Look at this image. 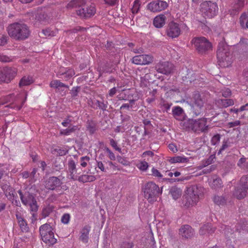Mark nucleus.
<instances>
[{
	"instance_id": "dca6fc26",
	"label": "nucleus",
	"mask_w": 248,
	"mask_h": 248,
	"mask_svg": "<svg viewBox=\"0 0 248 248\" xmlns=\"http://www.w3.org/2000/svg\"><path fill=\"white\" fill-rule=\"evenodd\" d=\"M62 184V181L57 177H50L45 183V187L48 190H53L59 187Z\"/></svg>"
},
{
	"instance_id": "603ef678",
	"label": "nucleus",
	"mask_w": 248,
	"mask_h": 248,
	"mask_svg": "<svg viewBox=\"0 0 248 248\" xmlns=\"http://www.w3.org/2000/svg\"><path fill=\"white\" fill-rule=\"evenodd\" d=\"M152 175L154 177H157L158 179H162L163 175L161 172L157 169L155 168H153L152 169Z\"/></svg>"
},
{
	"instance_id": "7ed1b4c3",
	"label": "nucleus",
	"mask_w": 248,
	"mask_h": 248,
	"mask_svg": "<svg viewBox=\"0 0 248 248\" xmlns=\"http://www.w3.org/2000/svg\"><path fill=\"white\" fill-rule=\"evenodd\" d=\"M206 118L198 120L189 119L181 122V125L186 130H191L197 133H206L209 129V126L206 124Z\"/></svg>"
},
{
	"instance_id": "864d4df0",
	"label": "nucleus",
	"mask_w": 248,
	"mask_h": 248,
	"mask_svg": "<svg viewBox=\"0 0 248 248\" xmlns=\"http://www.w3.org/2000/svg\"><path fill=\"white\" fill-rule=\"evenodd\" d=\"M79 90L80 87L78 86L74 87L72 88L70 93L71 94V96L73 99H75L78 96Z\"/></svg>"
},
{
	"instance_id": "5fc2aeb1",
	"label": "nucleus",
	"mask_w": 248,
	"mask_h": 248,
	"mask_svg": "<svg viewBox=\"0 0 248 248\" xmlns=\"http://www.w3.org/2000/svg\"><path fill=\"white\" fill-rule=\"evenodd\" d=\"M12 58L7 55L0 54V62H8L12 61Z\"/></svg>"
},
{
	"instance_id": "58836bf2",
	"label": "nucleus",
	"mask_w": 248,
	"mask_h": 248,
	"mask_svg": "<svg viewBox=\"0 0 248 248\" xmlns=\"http://www.w3.org/2000/svg\"><path fill=\"white\" fill-rule=\"evenodd\" d=\"M86 127L87 130L91 135L94 133L97 130L96 124L93 121H88Z\"/></svg>"
},
{
	"instance_id": "4be33fe9",
	"label": "nucleus",
	"mask_w": 248,
	"mask_h": 248,
	"mask_svg": "<svg viewBox=\"0 0 248 248\" xmlns=\"http://www.w3.org/2000/svg\"><path fill=\"white\" fill-rule=\"evenodd\" d=\"M49 86L51 88L55 89L56 92H62L64 91L65 88H69L68 85L57 79L52 80L49 84Z\"/></svg>"
},
{
	"instance_id": "a19ab883",
	"label": "nucleus",
	"mask_w": 248,
	"mask_h": 248,
	"mask_svg": "<svg viewBox=\"0 0 248 248\" xmlns=\"http://www.w3.org/2000/svg\"><path fill=\"white\" fill-rule=\"evenodd\" d=\"M59 75H63L65 80L67 81L72 77L75 74V73L74 70L72 69H68L62 73L59 72Z\"/></svg>"
},
{
	"instance_id": "c03bdc74",
	"label": "nucleus",
	"mask_w": 248,
	"mask_h": 248,
	"mask_svg": "<svg viewBox=\"0 0 248 248\" xmlns=\"http://www.w3.org/2000/svg\"><path fill=\"white\" fill-rule=\"evenodd\" d=\"M241 186L248 190V174L243 176L240 180Z\"/></svg>"
},
{
	"instance_id": "de8ad7c7",
	"label": "nucleus",
	"mask_w": 248,
	"mask_h": 248,
	"mask_svg": "<svg viewBox=\"0 0 248 248\" xmlns=\"http://www.w3.org/2000/svg\"><path fill=\"white\" fill-rule=\"evenodd\" d=\"M53 208L50 206H47L44 208L42 210V215L44 218L48 217L52 212Z\"/></svg>"
},
{
	"instance_id": "9b49d317",
	"label": "nucleus",
	"mask_w": 248,
	"mask_h": 248,
	"mask_svg": "<svg viewBox=\"0 0 248 248\" xmlns=\"http://www.w3.org/2000/svg\"><path fill=\"white\" fill-rule=\"evenodd\" d=\"M16 74V68L12 67L0 68V83H9Z\"/></svg>"
},
{
	"instance_id": "09e8293b",
	"label": "nucleus",
	"mask_w": 248,
	"mask_h": 248,
	"mask_svg": "<svg viewBox=\"0 0 248 248\" xmlns=\"http://www.w3.org/2000/svg\"><path fill=\"white\" fill-rule=\"evenodd\" d=\"M140 6V1L139 0H135L134 2L133 7L132 8V12L133 14H136L138 12Z\"/></svg>"
},
{
	"instance_id": "f704fd0d",
	"label": "nucleus",
	"mask_w": 248,
	"mask_h": 248,
	"mask_svg": "<svg viewBox=\"0 0 248 248\" xmlns=\"http://www.w3.org/2000/svg\"><path fill=\"white\" fill-rule=\"evenodd\" d=\"M77 180H78L79 182L84 183L88 182L94 181L95 180V178L93 175H82L79 177L77 176Z\"/></svg>"
},
{
	"instance_id": "774afa93",
	"label": "nucleus",
	"mask_w": 248,
	"mask_h": 248,
	"mask_svg": "<svg viewBox=\"0 0 248 248\" xmlns=\"http://www.w3.org/2000/svg\"><path fill=\"white\" fill-rule=\"evenodd\" d=\"M222 95L225 97H228L231 95V91L230 89L227 88L222 90Z\"/></svg>"
},
{
	"instance_id": "e2e57ef3",
	"label": "nucleus",
	"mask_w": 248,
	"mask_h": 248,
	"mask_svg": "<svg viewBox=\"0 0 248 248\" xmlns=\"http://www.w3.org/2000/svg\"><path fill=\"white\" fill-rule=\"evenodd\" d=\"M70 218V215L69 214H64L62 217L61 221L63 223L67 224Z\"/></svg>"
},
{
	"instance_id": "6ab92c4d",
	"label": "nucleus",
	"mask_w": 248,
	"mask_h": 248,
	"mask_svg": "<svg viewBox=\"0 0 248 248\" xmlns=\"http://www.w3.org/2000/svg\"><path fill=\"white\" fill-rule=\"evenodd\" d=\"M216 228L213 227L211 223L203 224L199 230V234L201 235L209 236L212 235L215 232Z\"/></svg>"
},
{
	"instance_id": "2eb2a0df",
	"label": "nucleus",
	"mask_w": 248,
	"mask_h": 248,
	"mask_svg": "<svg viewBox=\"0 0 248 248\" xmlns=\"http://www.w3.org/2000/svg\"><path fill=\"white\" fill-rule=\"evenodd\" d=\"M173 68V64L169 62H161L155 65V69L157 72L166 75L170 74Z\"/></svg>"
},
{
	"instance_id": "79ce46f5",
	"label": "nucleus",
	"mask_w": 248,
	"mask_h": 248,
	"mask_svg": "<svg viewBox=\"0 0 248 248\" xmlns=\"http://www.w3.org/2000/svg\"><path fill=\"white\" fill-rule=\"evenodd\" d=\"M68 153V150L65 148H61L58 147L54 149L52 153L56 155L57 156H63L65 155Z\"/></svg>"
},
{
	"instance_id": "412c9836",
	"label": "nucleus",
	"mask_w": 248,
	"mask_h": 248,
	"mask_svg": "<svg viewBox=\"0 0 248 248\" xmlns=\"http://www.w3.org/2000/svg\"><path fill=\"white\" fill-rule=\"evenodd\" d=\"M173 116L177 120L183 121L186 115L183 109L179 106H175L172 109Z\"/></svg>"
},
{
	"instance_id": "a878e982",
	"label": "nucleus",
	"mask_w": 248,
	"mask_h": 248,
	"mask_svg": "<svg viewBox=\"0 0 248 248\" xmlns=\"http://www.w3.org/2000/svg\"><path fill=\"white\" fill-rule=\"evenodd\" d=\"M248 189L241 186V184L236 188L234 192V195L238 199H243L246 197Z\"/></svg>"
},
{
	"instance_id": "680f3d73",
	"label": "nucleus",
	"mask_w": 248,
	"mask_h": 248,
	"mask_svg": "<svg viewBox=\"0 0 248 248\" xmlns=\"http://www.w3.org/2000/svg\"><path fill=\"white\" fill-rule=\"evenodd\" d=\"M220 139V136L219 134H217L214 136L211 139V143L213 145H216L219 142Z\"/></svg>"
},
{
	"instance_id": "423d86ee",
	"label": "nucleus",
	"mask_w": 248,
	"mask_h": 248,
	"mask_svg": "<svg viewBox=\"0 0 248 248\" xmlns=\"http://www.w3.org/2000/svg\"><path fill=\"white\" fill-rule=\"evenodd\" d=\"M40 234L43 241L48 246L53 245L57 242L54 237L52 227L48 224H45L39 228Z\"/></svg>"
},
{
	"instance_id": "72a5a7b5",
	"label": "nucleus",
	"mask_w": 248,
	"mask_h": 248,
	"mask_svg": "<svg viewBox=\"0 0 248 248\" xmlns=\"http://www.w3.org/2000/svg\"><path fill=\"white\" fill-rule=\"evenodd\" d=\"M169 160L171 163H186L189 161V159L185 156H175L170 157Z\"/></svg>"
},
{
	"instance_id": "bb28decb",
	"label": "nucleus",
	"mask_w": 248,
	"mask_h": 248,
	"mask_svg": "<svg viewBox=\"0 0 248 248\" xmlns=\"http://www.w3.org/2000/svg\"><path fill=\"white\" fill-rule=\"evenodd\" d=\"M166 17L163 15L156 16L154 20V26L158 28L162 27L165 23Z\"/></svg>"
},
{
	"instance_id": "f8f14e48",
	"label": "nucleus",
	"mask_w": 248,
	"mask_h": 248,
	"mask_svg": "<svg viewBox=\"0 0 248 248\" xmlns=\"http://www.w3.org/2000/svg\"><path fill=\"white\" fill-rule=\"evenodd\" d=\"M154 58L151 55L141 54L133 57L132 62L137 65H148L151 63Z\"/></svg>"
},
{
	"instance_id": "4d7b16f0",
	"label": "nucleus",
	"mask_w": 248,
	"mask_h": 248,
	"mask_svg": "<svg viewBox=\"0 0 248 248\" xmlns=\"http://www.w3.org/2000/svg\"><path fill=\"white\" fill-rule=\"evenodd\" d=\"M24 102H25V101H22L21 102V104L20 105H19L18 101L17 100H16L15 104H10V106L11 108H13L14 109H16V110H19L22 108V105H23V103H24Z\"/></svg>"
},
{
	"instance_id": "ea45409f",
	"label": "nucleus",
	"mask_w": 248,
	"mask_h": 248,
	"mask_svg": "<svg viewBox=\"0 0 248 248\" xmlns=\"http://www.w3.org/2000/svg\"><path fill=\"white\" fill-rule=\"evenodd\" d=\"M93 104L96 106V108H98L103 111L106 110V109L108 107L107 102H106V103H105L104 101H101L98 100H94Z\"/></svg>"
},
{
	"instance_id": "6e6552de",
	"label": "nucleus",
	"mask_w": 248,
	"mask_h": 248,
	"mask_svg": "<svg viewBox=\"0 0 248 248\" xmlns=\"http://www.w3.org/2000/svg\"><path fill=\"white\" fill-rule=\"evenodd\" d=\"M205 101L200 93L194 92L192 95L190 103L191 109L193 113L196 115H200L204 110Z\"/></svg>"
},
{
	"instance_id": "338daca9",
	"label": "nucleus",
	"mask_w": 248,
	"mask_h": 248,
	"mask_svg": "<svg viewBox=\"0 0 248 248\" xmlns=\"http://www.w3.org/2000/svg\"><path fill=\"white\" fill-rule=\"evenodd\" d=\"M8 37L5 35L0 36V46H4L7 43Z\"/></svg>"
},
{
	"instance_id": "cd10ccee",
	"label": "nucleus",
	"mask_w": 248,
	"mask_h": 248,
	"mask_svg": "<svg viewBox=\"0 0 248 248\" xmlns=\"http://www.w3.org/2000/svg\"><path fill=\"white\" fill-rule=\"evenodd\" d=\"M233 12L231 14H235L239 10L244 7L245 4V0H233Z\"/></svg>"
},
{
	"instance_id": "f257e3e1",
	"label": "nucleus",
	"mask_w": 248,
	"mask_h": 248,
	"mask_svg": "<svg viewBox=\"0 0 248 248\" xmlns=\"http://www.w3.org/2000/svg\"><path fill=\"white\" fill-rule=\"evenodd\" d=\"M9 36L16 41H23L29 38L31 31L29 27L22 22H15L7 28Z\"/></svg>"
},
{
	"instance_id": "e433bc0d",
	"label": "nucleus",
	"mask_w": 248,
	"mask_h": 248,
	"mask_svg": "<svg viewBox=\"0 0 248 248\" xmlns=\"http://www.w3.org/2000/svg\"><path fill=\"white\" fill-rule=\"evenodd\" d=\"M171 105L172 103L168 102L163 98L160 99L159 106L163 111L168 112V110L170 109Z\"/></svg>"
},
{
	"instance_id": "aec40b11",
	"label": "nucleus",
	"mask_w": 248,
	"mask_h": 248,
	"mask_svg": "<svg viewBox=\"0 0 248 248\" xmlns=\"http://www.w3.org/2000/svg\"><path fill=\"white\" fill-rule=\"evenodd\" d=\"M16 218L20 230L23 232H27L29 231V227L26 220L22 217L21 214L17 213L16 214Z\"/></svg>"
},
{
	"instance_id": "37998d69",
	"label": "nucleus",
	"mask_w": 248,
	"mask_h": 248,
	"mask_svg": "<svg viewBox=\"0 0 248 248\" xmlns=\"http://www.w3.org/2000/svg\"><path fill=\"white\" fill-rule=\"evenodd\" d=\"M214 201L216 204L218 205H223L226 202V199L222 196H215Z\"/></svg>"
},
{
	"instance_id": "20e7f679",
	"label": "nucleus",
	"mask_w": 248,
	"mask_h": 248,
	"mask_svg": "<svg viewBox=\"0 0 248 248\" xmlns=\"http://www.w3.org/2000/svg\"><path fill=\"white\" fill-rule=\"evenodd\" d=\"M203 187L196 185L187 187L185 192V206L188 207L196 205L199 202L200 196L203 194Z\"/></svg>"
},
{
	"instance_id": "0e129e2a",
	"label": "nucleus",
	"mask_w": 248,
	"mask_h": 248,
	"mask_svg": "<svg viewBox=\"0 0 248 248\" xmlns=\"http://www.w3.org/2000/svg\"><path fill=\"white\" fill-rule=\"evenodd\" d=\"M105 150L108 154V156L109 159L111 160H115L116 159V157L114 153L108 148H106Z\"/></svg>"
},
{
	"instance_id": "c756f323",
	"label": "nucleus",
	"mask_w": 248,
	"mask_h": 248,
	"mask_svg": "<svg viewBox=\"0 0 248 248\" xmlns=\"http://www.w3.org/2000/svg\"><path fill=\"white\" fill-rule=\"evenodd\" d=\"M79 128L77 125H71L65 129L61 130L60 132V135L68 136L71 133L75 132L77 130H78Z\"/></svg>"
},
{
	"instance_id": "9d476101",
	"label": "nucleus",
	"mask_w": 248,
	"mask_h": 248,
	"mask_svg": "<svg viewBox=\"0 0 248 248\" xmlns=\"http://www.w3.org/2000/svg\"><path fill=\"white\" fill-rule=\"evenodd\" d=\"M192 42L197 51L200 54H204L212 49L211 43L204 37L195 38Z\"/></svg>"
},
{
	"instance_id": "052dcab7",
	"label": "nucleus",
	"mask_w": 248,
	"mask_h": 248,
	"mask_svg": "<svg viewBox=\"0 0 248 248\" xmlns=\"http://www.w3.org/2000/svg\"><path fill=\"white\" fill-rule=\"evenodd\" d=\"M90 157L88 156H83L81 158V166L82 167H86L87 165V162L89 161Z\"/></svg>"
},
{
	"instance_id": "ddd939ff",
	"label": "nucleus",
	"mask_w": 248,
	"mask_h": 248,
	"mask_svg": "<svg viewBox=\"0 0 248 248\" xmlns=\"http://www.w3.org/2000/svg\"><path fill=\"white\" fill-rule=\"evenodd\" d=\"M181 33L179 25L173 21L169 23L166 29L167 35L171 38L178 37Z\"/></svg>"
},
{
	"instance_id": "f3484780",
	"label": "nucleus",
	"mask_w": 248,
	"mask_h": 248,
	"mask_svg": "<svg viewBox=\"0 0 248 248\" xmlns=\"http://www.w3.org/2000/svg\"><path fill=\"white\" fill-rule=\"evenodd\" d=\"M179 234L183 238L186 239H191L195 234L194 230L189 225H184L179 229Z\"/></svg>"
},
{
	"instance_id": "473e14b6",
	"label": "nucleus",
	"mask_w": 248,
	"mask_h": 248,
	"mask_svg": "<svg viewBox=\"0 0 248 248\" xmlns=\"http://www.w3.org/2000/svg\"><path fill=\"white\" fill-rule=\"evenodd\" d=\"M217 104L220 107L227 108L234 104L233 100L231 99H218Z\"/></svg>"
},
{
	"instance_id": "39448f33",
	"label": "nucleus",
	"mask_w": 248,
	"mask_h": 248,
	"mask_svg": "<svg viewBox=\"0 0 248 248\" xmlns=\"http://www.w3.org/2000/svg\"><path fill=\"white\" fill-rule=\"evenodd\" d=\"M144 197L149 202H153L156 201L157 197L162 193L158 185L153 182L147 183L143 188Z\"/></svg>"
},
{
	"instance_id": "69168bd1",
	"label": "nucleus",
	"mask_w": 248,
	"mask_h": 248,
	"mask_svg": "<svg viewBox=\"0 0 248 248\" xmlns=\"http://www.w3.org/2000/svg\"><path fill=\"white\" fill-rule=\"evenodd\" d=\"M110 144L116 150L121 152V148L117 146V142L113 139H112L110 140Z\"/></svg>"
},
{
	"instance_id": "c85d7f7f",
	"label": "nucleus",
	"mask_w": 248,
	"mask_h": 248,
	"mask_svg": "<svg viewBox=\"0 0 248 248\" xmlns=\"http://www.w3.org/2000/svg\"><path fill=\"white\" fill-rule=\"evenodd\" d=\"M35 19L37 21L42 23L46 24L48 22L49 18L45 13L42 11L38 12L35 15Z\"/></svg>"
},
{
	"instance_id": "a211bd4d",
	"label": "nucleus",
	"mask_w": 248,
	"mask_h": 248,
	"mask_svg": "<svg viewBox=\"0 0 248 248\" xmlns=\"http://www.w3.org/2000/svg\"><path fill=\"white\" fill-rule=\"evenodd\" d=\"M96 10L93 6L81 7L77 11V15L81 17L88 18L94 15Z\"/></svg>"
},
{
	"instance_id": "4c0bfd02",
	"label": "nucleus",
	"mask_w": 248,
	"mask_h": 248,
	"mask_svg": "<svg viewBox=\"0 0 248 248\" xmlns=\"http://www.w3.org/2000/svg\"><path fill=\"white\" fill-rule=\"evenodd\" d=\"M33 81V80L31 77L24 76L21 79L19 82V86L20 87L23 86H28L31 84Z\"/></svg>"
},
{
	"instance_id": "3c124183",
	"label": "nucleus",
	"mask_w": 248,
	"mask_h": 248,
	"mask_svg": "<svg viewBox=\"0 0 248 248\" xmlns=\"http://www.w3.org/2000/svg\"><path fill=\"white\" fill-rule=\"evenodd\" d=\"M134 244L132 242L124 241L120 244L119 248H133Z\"/></svg>"
},
{
	"instance_id": "0eeeda50",
	"label": "nucleus",
	"mask_w": 248,
	"mask_h": 248,
	"mask_svg": "<svg viewBox=\"0 0 248 248\" xmlns=\"http://www.w3.org/2000/svg\"><path fill=\"white\" fill-rule=\"evenodd\" d=\"M201 11L205 18H211L218 13V8L216 2L205 1L201 4Z\"/></svg>"
},
{
	"instance_id": "7c9ffc66",
	"label": "nucleus",
	"mask_w": 248,
	"mask_h": 248,
	"mask_svg": "<svg viewBox=\"0 0 248 248\" xmlns=\"http://www.w3.org/2000/svg\"><path fill=\"white\" fill-rule=\"evenodd\" d=\"M86 3V0H72L67 5V8L83 7Z\"/></svg>"
},
{
	"instance_id": "a18cd8bd",
	"label": "nucleus",
	"mask_w": 248,
	"mask_h": 248,
	"mask_svg": "<svg viewBox=\"0 0 248 248\" xmlns=\"http://www.w3.org/2000/svg\"><path fill=\"white\" fill-rule=\"evenodd\" d=\"M219 231H222V232L226 236H228L229 233H232V230L230 229L229 227L226 226L223 224H220L219 226Z\"/></svg>"
},
{
	"instance_id": "1a4fd4ad",
	"label": "nucleus",
	"mask_w": 248,
	"mask_h": 248,
	"mask_svg": "<svg viewBox=\"0 0 248 248\" xmlns=\"http://www.w3.org/2000/svg\"><path fill=\"white\" fill-rule=\"evenodd\" d=\"M18 193L22 203L30 206L31 212H37L38 207L33 194L26 191L23 192L21 190L18 191Z\"/></svg>"
},
{
	"instance_id": "4468645a",
	"label": "nucleus",
	"mask_w": 248,
	"mask_h": 248,
	"mask_svg": "<svg viewBox=\"0 0 248 248\" xmlns=\"http://www.w3.org/2000/svg\"><path fill=\"white\" fill-rule=\"evenodd\" d=\"M167 7V3L162 0L154 1L151 2L147 5V9L152 12L161 11Z\"/></svg>"
},
{
	"instance_id": "393cba45",
	"label": "nucleus",
	"mask_w": 248,
	"mask_h": 248,
	"mask_svg": "<svg viewBox=\"0 0 248 248\" xmlns=\"http://www.w3.org/2000/svg\"><path fill=\"white\" fill-rule=\"evenodd\" d=\"M196 75L192 71L187 70L186 74L182 76V79L186 84L191 83L196 79Z\"/></svg>"
},
{
	"instance_id": "49530a36",
	"label": "nucleus",
	"mask_w": 248,
	"mask_h": 248,
	"mask_svg": "<svg viewBox=\"0 0 248 248\" xmlns=\"http://www.w3.org/2000/svg\"><path fill=\"white\" fill-rule=\"evenodd\" d=\"M189 177H183L181 178H175V179H170V178H162L163 181H167L170 183H173L175 182L183 181L184 180H187L189 179Z\"/></svg>"
},
{
	"instance_id": "2f4dec72",
	"label": "nucleus",
	"mask_w": 248,
	"mask_h": 248,
	"mask_svg": "<svg viewBox=\"0 0 248 248\" xmlns=\"http://www.w3.org/2000/svg\"><path fill=\"white\" fill-rule=\"evenodd\" d=\"M170 193L173 199L177 200L181 196L182 190L176 186H172L170 189Z\"/></svg>"
},
{
	"instance_id": "bf43d9fd",
	"label": "nucleus",
	"mask_w": 248,
	"mask_h": 248,
	"mask_svg": "<svg viewBox=\"0 0 248 248\" xmlns=\"http://www.w3.org/2000/svg\"><path fill=\"white\" fill-rule=\"evenodd\" d=\"M148 167V164L146 161H141L140 164L138 168L140 170L144 171L146 170Z\"/></svg>"
},
{
	"instance_id": "f03ea898",
	"label": "nucleus",
	"mask_w": 248,
	"mask_h": 248,
	"mask_svg": "<svg viewBox=\"0 0 248 248\" xmlns=\"http://www.w3.org/2000/svg\"><path fill=\"white\" fill-rule=\"evenodd\" d=\"M217 56L218 65L222 67H228L232 62V54L230 51L229 47L224 42H221L218 44L217 51Z\"/></svg>"
},
{
	"instance_id": "8fccbe9b",
	"label": "nucleus",
	"mask_w": 248,
	"mask_h": 248,
	"mask_svg": "<svg viewBox=\"0 0 248 248\" xmlns=\"http://www.w3.org/2000/svg\"><path fill=\"white\" fill-rule=\"evenodd\" d=\"M232 142H230L229 140H224L222 143V145L219 150L218 154L221 153V152L228 147L231 146Z\"/></svg>"
},
{
	"instance_id": "13d9d810",
	"label": "nucleus",
	"mask_w": 248,
	"mask_h": 248,
	"mask_svg": "<svg viewBox=\"0 0 248 248\" xmlns=\"http://www.w3.org/2000/svg\"><path fill=\"white\" fill-rule=\"evenodd\" d=\"M214 159V157H213V155L210 156L208 159L203 161V166L202 167H205L212 163Z\"/></svg>"
},
{
	"instance_id": "c9c22d12",
	"label": "nucleus",
	"mask_w": 248,
	"mask_h": 248,
	"mask_svg": "<svg viewBox=\"0 0 248 248\" xmlns=\"http://www.w3.org/2000/svg\"><path fill=\"white\" fill-rule=\"evenodd\" d=\"M211 186L212 188L215 189H218L221 188L223 186L221 179L219 177L213 179Z\"/></svg>"
},
{
	"instance_id": "b1692460",
	"label": "nucleus",
	"mask_w": 248,
	"mask_h": 248,
	"mask_svg": "<svg viewBox=\"0 0 248 248\" xmlns=\"http://www.w3.org/2000/svg\"><path fill=\"white\" fill-rule=\"evenodd\" d=\"M68 170L70 173L71 178L74 180L77 179L76 165L75 161L70 159L68 163Z\"/></svg>"
},
{
	"instance_id": "6e6d98bb",
	"label": "nucleus",
	"mask_w": 248,
	"mask_h": 248,
	"mask_svg": "<svg viewBox=\"0 0 248 248\" xmlns=\"http://www.w3.org/2000/svg\"><path fill=\"white\" fill-rule=\"evenodd\" d=\"M117 160L121 164L124 165H128L129 164L128 161L124 157L120 155L117 156Z\"/></svg>"
},
{
	"instance_id": "5701e85b",
	"label": "nucleus",
	"mask_w": 248,
	"mask_h": 248,
	"mask_svg": "<svg viewBox=\"0 0 248 248\" xmlns=\"http://www.w3.org/2000/svg\"><path fill=\"white\" fill-rule=\"evenodd\" d=\"M91 227L88 225L84 226L80 231V235L79 239L83 243H87L89 240V232H90Z\"/></svg>"
}]
</instances>
